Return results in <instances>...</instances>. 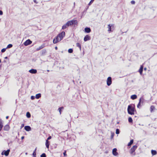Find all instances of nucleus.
Segmentation results:
<instances>
[{"mask_svg":"<svg viewBox=\"0 0 157 157\" xmlns=\"http://www.w3.org/2000/svg\"><path fill=\"white\" fill-rule=\"evenodd\" d=\"M133 143V140L132 139L130 140V142L128 144V146H131V145Z\"/></svg>","mask_w":157,"mask_h":157,"instance_id":"25","label":"nucleus"},{"mask_svg":"<svg viewBox=\"0 0 157 157\" xmlns=\"http://www.w3.org/2000/svg\"><path fill=\"white\" fill-rule=\"evenodd\" d=\"M128 122L130 123H132L133 122V120L131 117H129L128 118Z\"/></svg>","mask_w":157,"mask_h":157,"instance_id":"27","label":"nucleus"},{"mask_svg":"<svg viewBox=\"0 0 157 157\" xmlns=\"http://www.w3.org/2000/svg\"><path fill=\"white\" fill-rule=\"evenodd\" d=\"M116 133L117 134H118L120 133V130L118 129H117L116 130Z\"/></svg>","mask_w":157,"mask_h":157,"instance_id":"33","label":"nucleus"},{"mask_svg":"<svg viewBox=\"0 0 157 157\" xmlns=\"http://www.w3.org/2000/svg\"><path fill=\"white\" fill-rule=\"evenodd\" d=\"M117 149L116 148H114L113 149L112 151V153L113 155L115 156H117L118 154L117 152Z\"/></svg>","mask_w":157,"mask_h":157,"instance_id":"11","label":"nucleus"},{"mask_svg":"<svg viewBox=\"0 0 157 157\" xmlns=\"http://www.w3.org/2000/svg\"><path fill=\"white\" fill-rule=\"evenodd\" d=\"M33 155L34 157H36V152H33Z\"/></svg>","mask_w":157,"mask_h":157,"instance_id":"38","label":"nucleus"},{"mask_svg":"<svg viewBox=\"0 0 157 157\" xmlns=\"http://www.w3.org/2000/svg\"><path fill=\"white\" fill-rule=\"evenodd\" d=\"M25 129L27 131L29 132L31 130V128L29 126L26 125L24 127Z\"/></svg>","mask_w":157,"mask_h":157,"instance_id":"12","label":"nucleus"},{"mask_svg":"<svg viewBox=\"0 0 157 157\" xmlns=\"http://www.w3.org/2000/svg\"><path fill=\"white\" fill-rule=\"evenodd\" d=\"M131 3L132 4H134L135 3V2L134 1L132 0L131 1Z\"/></svg>","mask_w":157,"mask_h":157,"instance_id":"39","label":"nucleus"},{"mask_svg":"<svg viewBox=\"0 0 157 157\" xmlns=\"http://www.w3.org/2000/svg\"><path fill=\"white\" fill-rule=\"evenodd\" d=\"M68 26L66 24V23L64 25H63L62 28V29L64 30V29H65L67 28L68 27Z\"/></svg>","mask_w":157,"mask_h":157,"instance_id":"24","label":"nucleus"},{"mask_svg":"<svg viewBox=\"0 0 157 157\" xmlns=\"http://www.w3.org/2000/svg\"><path fill=\"white\" fill-rule=\"evenodd\" d=\"M144 99L143 97H141L139 100V102L137 105V107L138 108L140 109L141 105H144Z\"/></svg>","mask_w":157,"mask_h":157,"instance_id":"5","label":"nucleus"},{"mask_svg":"<svg viewBox=\"0 0 157 157\" xmlns=\"http://www.w3.org/2000/svg\"><path fill=\"white\" fill-rule=\"evenodd\" d=\"M155 107L153 105L151 106L150 107V111L151 112H152L153 110L155 109Z\"/></svg>","mask_w":157,"mask_h":157,"instance_id":"28","label":"nucleus"},{"mask_svg":"<svg viewBox=\"0 0 157 157\" xmlns=\"http://www.w3.org/2000/svg\"><path fill=\"white\" fill-rule=\"evenodd\" d=\"M1 62V59H0V63Z\"/></svg>","mask_w":157,"mask_h":157,"instance_id":"56","label":"nucleus"},{"mask_svg":"<svg viewBox=\"0 0 157 157\" xmlns=\"http://www.w3.org/2000/svg\"><path fill=\"white\" fill-rule=\"evenodd\" d=\"M63 109V107H59V108L58 110L59 111V112L60 113V114H61V109Z\"/></svg>","mask_w":157,"mask_h":157,"instance_id":"31","label":"nucleus"},{"mask_svg":"<svg viewBox=\"0 0 157 157\" xmlns=\"http://www.w3.org/2000/svg\"><path fill=\"white\" fill-rule=\"evenodd\" d=\"M5 59H8V57L7 56H6V57H5Z\"/></svg>","mask_w":157,"mask_h":157,"instance_id":"53","label":"nucleus"},{"mask_svg":"<svg viewBox=\"0 0 157 157\" xmlns=\"http://www.w3.org/2000/svg\"><path fill=\"white\" fill-rule=\"evenodd\" d=\"M3 13L2 11L0 10V15H2L3 14Z\"/></svg>","mask_w":157,"mask_h":157,"instance_id":"45","label":"nucleus"},{"mask_svg":"<svg viewBox=\"0 0 157 157\" xmlns=\"http://www.w3.org/2000/svg\"><path fill=\"white\" fill-rule=\"evenodd\" d=\"M44 47V45L43 44V45H41L40 46V47H39L38 48H36V50L39 51V50H40L41 49L43 48Z\"/></svg>","mask_w":157,"mask_h":157,"instance_id":"19","label":"nucleus"},{"mask_svg":"<svg viewBox=\"0 0 157 157\" xmlns=\"http://www.w3.org/2000/svg\"><path fill=\"white\" fill-rule=\"evenodd\" d=\"M66 24L68 27H69L70 26L73 25H77L78 24V21L77 20H72L68 21Z\"/></svg>","mask_w":157,"mask_h":157,"instance_id":"3","label":"nucleus"},{"mask_svg":"<svg viewBox=\"0 0 157 157\" xmlns=\"http://www.w3.org/2000/svg\"><path fill=\"white\" fill-rule=\"evenodd\" d=\"M46 51L45 49H43L42 50V54H45L46 53Z\"/></svg>","mask_w":157,"mask_h":157,"instance_id":"35","label":"nucleus"},{"mask_svg":"<svg viewBox=\"0 0 157 157\" xmlns=\"http://www.w3.org/2000/svg\"><path fill=\"white\" fill-rule=\"evenodd\" d=\"M10 128V126L9 125L6 124L5 126L3 128V130L4 131H8L9 130Z\"/></svg>","mask_w":157,"mask_h":157,"instance_id":"15","label":"nucleus"},{"mask_svg":"<svg viewBox=\"0 0 157 157\" xmlns=\"http://www.w3.org/2000/svg\"><path fill=\"white\" fill-rule=\"evenodd\" d=\"M66 24L68 27H69L70 26L73 25H77L78 24V21L77 20H72L68 21Z\"/></svg>","mask_w":157,"mask_h":157,"instance_id":"4","label":"nucleus"},{"mask_svg":"<svg viewBox=\"0 0 157 157\" xmlns=\"http://www.w3.org/2000/svg\"><path fill=\"white\" fill-rule=\"evenodd\" d=\"M32 43V41L30 39H29L24 42V44L25 46H27L31 44Z\"/></svg>","mask_w":157,"mask_h":157,"instance_id":"9","label":"nucleus"},{"mask_svg":"<svg viewBox=\"0 0 157 157\" xmlns=\"http://www.w3.org/2000/svg\"><path fill=\"white\" fill-rule=\"evenodd\" d=\"M65 32L64 31L62 32L59 33L53 40V42L54 44H56L60 41L65 36Z\"/></svg>","mask_w":157,"mask_h":157,"instance_id":"1","label":"nucleus"},{"mask_svg":"<svg viewBox=\"0 0 157 157\" xmlns=\"http://www.w3.org/2000/svg\"><path fill=\"white\" fill-rule=\"evenodd\" d=\"M31 114L30 113L28 112H27L26 113V117L28 118H29L31 117Z\"/></svg>","mask_w":157,"mask_h":157,"instance_id":"26","label":"nucleus"},{"mask_svg":"<svg viewBox=\"0 0 157 157\" xmlns=\"http://www.w3.org/2000/svg\"><path fill=\"white\" fill-rule=\"evenodd\" d=\"M151 153L152 155H156L157 152L156 151L152 150L151 151Z\"/></svg>","mask_w":157,"mask_h":157,"instance_id":"21","label":"nucleus"},{"mask_svg":"<svg viewBox=\"0 0 157 157\" xmlns=\"http://www.w3.org/2000/svg\"><path fill=\"white\" fill-rule=\"evenodd\" d=\"M41 97V94L40 93L37 94L36 95L35 98L36 99H38Z\"/></svg>","mask_w":157,"mask_h":157,"instance_id":"23","label":"nucleus"},{"mask_svg":"<svg viewBox=\"0 0 157 157\" xmlns=\"http://www.w3.org/2000/svg\"><path fill=\"white\" fill-rule=\"evenodd\" d=\"M9 118V116H7L6 117V119H8Z\"/></svg>","mask_w":157,"mask_h":157,"instance_id":"51","label":"nucleus"},{"mask_svg":"<svg viewBox=\"0 0 157 157\" xmlns=\"http://www.w3.org/2000/svg\"><path fill=\"white\" fill-rule=\"evenodd\" d=\"M57 48H57V47H55V49L56 50H57Z\"/></svg>","mask_w":157,"mask_h":157,"instance_id":"50","label":"nucleus"},{"mask_svg":"<svg viewBox=\"0 0 157 157\" xmlns=\"http://www.w3.org/2000/svg\"><path fill=\"white\" fill-rule=\"evenodd\" d=\"M143 70V66L142 65L141 66L139 70V72L140 74L141 75L142 74Z\"/></svg>","mask_w":157,"mask_h":157,"instance_id":"16","label":"nucleus"},{"mask_svg":"<svg viewBox=\"0 0 157 157\" xmlns=\"http://www.w3.org/2000/svg\"><path fill=\"white\" fill-rule=\"evenodd\" d=\"M36 149H37V147H36L35 148L34 150V151L33 152H36Z\"/></svg>","mask_w":157,"mask_h":157,"instance_id":"47","label":"nucleus"},{"mask_svg":"<svg viewBox=\"0 0 157 157\" xmlns=\"http://www.w3.org/2000/svg\"><path fill=\"white\" fill-rule=\"evenodd\" d=\"M3 126L2 121L1 120H0V131L2 130Z\"/></svg>","mask_w":157,"mask_h":157,"instance_id":"20","label":"nucleus"},{"mask_svg":"<svg viewBox=\"0 0 157 157\" xmlns=\"http://www.w3.org/2000/svg\"><path fill=\"white\" fill-rule=\"evenodd\" d=\"M114 135V134L112 133L111 135V139H112L113 138Z\"/></svg>","mask_w":157,"mask_h":157,"instance_id":"43","label":"nucleus"},{"mask_svg":"<svg viewBox=\"0 0 157 157\" xmlns=\"http://www.w3.org/2000/svg\"><path fill=\"white\" fill-rule=\"evenodd\" d=\"M24 136H22L21 137V140H23V139H24Z\"/></svg>","mask_w":157,"mask_h":157,"instance_id":"48","label":"nucleus"},{"mask_svg":"<svg viewBox=\"0 0 157 157\" xmlns=\"http://www.w3.org/2000/svg\"><path fill=\"white\" fill-rule=\"evenodd\" d=\"M27 154H28V153H27V152H26V153H25V155H27Z\"/></svg>","mask_w":157,"mask_h":157,"instance_id":"55","label":"nucleus"},{"mask_svg":"<svg viewBox=\"0 0 157 157\" xmlns=\"http://www.w3.org/2000/svg\"><path fill=\"white\" fill-rule=\"evenodd\" d=\"M91 39L90 37L88 35H86L84 37V41H86L88 40H90Z\"/></svg>","mask_w":157,"mask_h":157,"instance_id":"10","label":"nucleus"},{"mask_svg":"<svg viewBox=\"0 0 157 157\" xmlns=\"http://www.w3.org/2000/svg\"><path fill=\"white\" fill-rule=\"evenodd\" d=\"M33 2L36 4L37 3H38L36 0H33Z\"/></svg>","mask_w":157,"mask_h":157,"instance_id":"46","label":"nucleus"},{"mask_svg":"<svg viewBox=\"0 0 157 157\" xmlns=\"http://www.w3.org/2000/svg\"><path fill=\"white\" fill-rule=\"evenodd\" d=\"M112 82V78L111 77H109L107 80V84L108 86H110Z\"/></svg>","mask_w":157,"mask_h":157,"instance_id":"8","label":"nucleus"},{"mask_svg":"<svg viewBox=\"0 0 157 157\" xmlns=\"http://www.w3.org/2000/svg\"><path fill=\"white\" fill-rule=\"evenodd\" d=\"M45 145H46V147L47 148H48L49 147V141H48V140H46Z\"/></svg>","mask_w":157,"mask_h":157,"instance_id":"18","label":"nucleus"},{"mask_svg":"<svg viewBox=\"0 0 157 157\" xmlns=\"http://www.w3.org/2000/svg\"><path fill=\"white\" fill-rule=\"evenodd\" d=\"M130 98L132 100H135L137 98V96L136 94H133L131 96Z\"/></svg>","mask_w":157,"mask_h":157,"instance_id":"17","label":"nucleus"},{"mask_svg":"<svg viewBox=\"0 0 157 157\" xmlns=\"http://www.w3.org/2000/svg\"><path fill=\"white\" fill-rule=\"evenodd\" d=\"M144 70L145 71H146V70H147V68L146 67H145L144 68Z\"/></svg>","mask_w":157,"mask_h":157,"instance_id":"52","label":"nucleus"},{"mask_svg":"<svg viewBox=\"0 0 157 157\" xmlns=\"http://www.w3.org/2000/svg\"><path fill=\"white\" fill-rule=\"evenodd\" d=\"M51 136H50L46 140H48H48L51 139Z\"/></svg>","mask_w":157,"mask_h":157,"instance_id":"40","label":"nucleus"},{"mask_svg":"<svg viewBox=\"0 0 157 157\" xmlns=\"http://www.w3.org/2000/svg\"><path fill=\"white\" fill-rule=\"evenodd\" d=\"M29 72L31 74H35L37 73V71L36 69H32L30 70Z\"/></svg>","mask_w":157,"mask_h":157,"instance_id":"14","label":"nucleus"},{"mask_svg":"<svg viewBox=\"0 0 157 157\" xmlns=\"http://www.w3.org/2000/svg\"><path fill=\"white\" fill-rule=\"evenodd\" d=\"M47 71L48 72H49L50 71H49V70H47Z\"/></svg>","mask_w":157,"mask_h":157,"instance_id":"54","label":"nucleus"},{"mask_svg":"<svg viewBox=\"0 0 157 157\" xmlns=\"http://www.w3.org/2000/svg\"><path fill=\"white\" fill-rule=\"evenodd\" d=\"M63 154L64 156H65L67 155L66 151L63 153Z\"/></svg>","mask_w":157,"mask_h":157,"instance_id":"41","label":"nucleus"},{"mask_svg":"<svg viewBox=\"0 0 157 157\" xmlns=\"http://www.w3.org/2000/svg\"><path fill=\"white\" fill-rule=\"evenodd\" d=\"M112 26V25L110 24H109L108 25V31L109 32H111V26Z\"/></svg>","mask_w":157,"mask_h":157,"instance_id":"22","label":"nucleus"},{"mask_svg":"<svg viewBox=\"0 0 157 157\" xmlns=\"http://www.w3.org/2000/svg\"><path fill=\"white\" fill-rule=\"evenodd\" d=\"M35 97L34 96H32L31 97V98L32 100H33L35 99Z\"/></svg>","mask_w":157,"mask_h":157,"instance_id":"42","label":"nucleus"},{"mask_svg":"<svg viewBox=\"0 0 157 157\" xmlns=\"http://www.w3.org/2000/svg\"><path fill=\"white\" fill-rule=\"evenodd\" d=\"M84 31L86 33H89L91 32V30L90 28L86 27L85 28Z\"/></svg>","mask_w":157,"mask_h":157,"instance_id":"13","label":"nucleus"},{"mask_svg":"<svg viewBox=\"0 0 157 157\" xmlns=\"http://www.w3.org/2000/svg\"><path fill=\"white\" fill-rule=\"evenodd\" d=\"M10 151V150L9 149H8L6 151L4 150L2 151V152L1 153V155H4L6 156H8L9 154Z\"/></svg>","mask_w":157,"mask_h":157,"instance_id":"6","label":"nucleus"},{"mask_svg":"<svg viewBox=\"0 0 157 157\" xmlns=\"http://www.w3.org/2000/svg\"><path fill=\"white\" fill-rule=\"evenodd\" d=\"M6 49H7L6 48H3L1 50L2 52L3 53V52H5V51H6Z\"/></svg>","mask_w":157,"mask_h":157,"instance_id":"34","label":"nucleus"},{"mask_svg":"<svg viewBox=\"0 0 157 157\" xmlns=\"http://www.w3.org/2000/svg\"><path fill=\"white\" fill-rule=\"evenodd\" d=\"M127 111L129 114L131 115H134L135 111H136L135 104H132L129 105L128 107Z\"/></svg>","mask_w":157,"mask_h":157,"instance_id":"2","label":"nucleus"},{"mask_svg":"<svg viewBox=\"0 0 157 157\" xmlns=\"http://www.w3.org/2000/svg\"><path fill=\"white\" fill-rule=\"evenodd\" d=\"M13 46V45L11 44H9L7 47L6 48H12Z\"/></svg>","mask_w":157,"mask_h":157,"instance_id":"29","label":"nucleus"},{"mask_svg":"<svg viewBox=\"0 0 157 157\" xmlns=\"http://www.w3.org/2000/svg\"><path fill=\"white\" fill-rule=\"evenodd\" d=\"M78 48H79L80 50H81V46L80 47H79Z\"/></svg>","mask_w":157,"mask_h":157,"instance_id":"49","label":"nucleus"},{"mask_svg":"<svg viewBox=\"0 0 157 157\" xmlns=\"http://www.w3.org/2000/svg\"><path fill=\"white\" fill-rule=\"evenodd\" d=\"M73 52V50L72 48H70L68 50V52L69 53H72Z\"/></svg>","mask_w":157,"mask_h":157,"instance_id":"30","label":"nucleus"},{"mask_svg":"<svg viewBox=\"0 0 157 157\" xmlns=\"http://www.w3.org/2000/svg\"><path fill=\"white\" fill-rule=\"evenodd\" d=\"M137 146L135 145L133 146L131 149L130 151V153L131 154H132L134 152L135 150L137 148Z\"/></svg>","mask_w":157,"mask_h":157,"instance_id":"7","label":"nucleus"},{"mask_svg":"<svg viewBox=\"0 0 157 157\" xmlns=\"http://www.w3.org/2000/svg\"><path fill=\"white\" fill-rule=\"evenodd\" d=\"M4 62H6V61L5 60H4Z\"/></svg>","mask_w":157,"mask_h":157,"instance_id":"57","label":"nucleus"},{"mask_svg":"<svg viewBox=\"0 0 157 157\" xmlns=\"http://www.w3.org/2000/svg\"><path fill=\"white\" fill-rule=\"evenodd\" d=\"M46 155L45 153H42L41 155H40V157H46Z\"/></svg>","mask_w":157,"mask_h":157,"instance_id":"32","label":"nucleus"},{"mask_svg":"<svg viewBox=\"0 0 157 157\" xmlns=\"http://www.w3.org/2000/svg\"><path fill=\"white\" fill-rule=\"evenodd\" d=\"M24 126V124H22L21 127V129Z\"/></svg>","mask_w":157,"mask_h":157,"instance_id":"44","label":"nucleus"},{"mask_svg":"<svg viewBox=\"0 0 157 157\" xmlns=\"http://www.w3.org/2000/svg\"><path fill=\"white\" fill-rule=\"evenodd\" d=\"M94 0H91L88 4V5H90L93 2Z\"/></svg>","mask_w":157,"mask_h":157,"instance_id":"36","label":"nucleus"},{"mask_svg":"<svg viewBox=\"0 0 157 157\" xmlns=\"http://www.w3.org/2000/svg\"><path fill=\"white\" fill-rule=\"evenodd\" d=\"M76 44V46L78 47H80V46H81V44L78 43H77Z\"/></svg>","mask_w":157,"mask_h":157,"instance_id":"37","label":"nucleus"}]
</instances>
